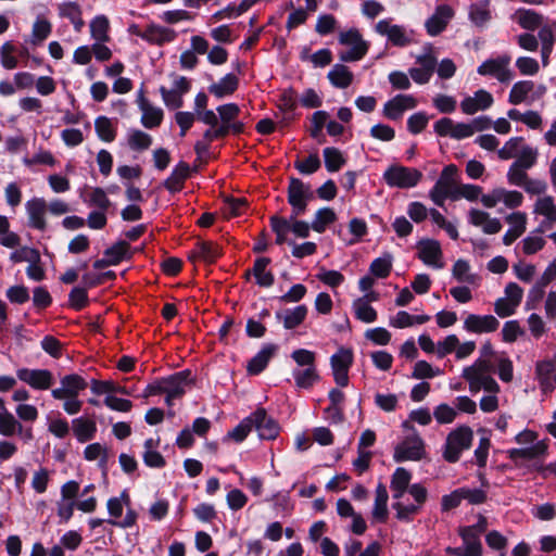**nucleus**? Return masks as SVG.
Masks as SVG:
<instances>
[{"mask_svg":"<svg viewBox=\"0 0 556 556\" xmlns=\"http://www.w3.org/2000/svg\"><path fill=\"white\" fill-rule=\"evenodd\" d=\"M94 130L100 140L112 142L116 137V128L106 116H98L94 121Z\"/></svg>","mask_w":556,"mask_h":556,"instance_id":"nucleus-46","label":"nucleus"},{"mask_svg":"<svg viewBox=\"0 0 556 556\" xmlns=\"http://www.w3.org/2000/svg\"><path fill=\"white\" fill-rule=\"evenodd\" d=\"M540 233L535 229L522 240V251L526 255H532L544 248L545 239Z\"/></svg>","mask_w":556,"mask_h":556,"instance_id":"nucleus-57","label":"nucleus"},{"mask_svg":"<svg viewBox=\"0 0 556 556\" xmlns=\"http://www.w3.org/2000/svg\"><path fill=\"white\" fill-rule=\"evenodd\" d=\"M141 124L148 129L155 128L161 125L163 121V111L152 104L141 109Z\"/></svg>","mask_w":556,"mask_h":556,"instance_id":"nucleus-54","label":"nucleus"},{"mask_svg":"<svg viewBox=\"0 0 556 556\" xmlns=\"http://www.w3.org/2000/svg\"><path fill=\"white\" fill-rule=\"evenodd\" d=\"M469 383V391L478 393L480 390L496 394L500 392V386L496 380L490 375L469 376L463 377Z\"/></svg>","mask_w":556,"mask_h":556,"instance_id":"nucleus-36","label":"nucleus"},{"mask_svg":"<svg viewBox=\"0 0 556 556\" xmlns=\"http://www.w3.org/2000/svg\"><path fill=\"white\" fill-rule=\"evenodd\" d=\"M292 377L296 387L301 389H309L319 379L316 366L306 367L305 369L295 368L292 371Z\"/></svg>","mask_w":556,"mask_h":556,"instance_id":"nucleus-40","label":"nucleus"},{"mask_svg":"<svg viewBox=\"0 0 556 556\" xmlns=\"http://www.w3.org/2000/svg\"><path fill=\"white\" fill-rule=\"evenodd\" d=\"M277 351V345L274 343H266L262 349L249 361L247 371L250 375L261 374L268 365L271 357Z\"/></svg>","mask_w":556,"mask_h":556,"instance_id":"nucleus-27","label":"nucleus"},{"mask_svg":"<svg viewBox=\"0 0 556 556\" xmlns=\"http://www.w3.org/2000/svg\"><path fill=\"white\" fill-rule=\"evenodd\" d=\"M327 78L334 88L345 89L353 83L354 74L346 65L336 63L328 72Z\"/></svg>","mask_w":556,"mask_h":556,"instance_id":"nucleus-32","label":"nucleus"},{"mask_svg":"<svg viewBox=\"0 0 556 556\" xmlns=\"http://www.w3.org/2000/svg\"><path fill=\"white\" fill-rule=\"evenodd\" d=\"M417 101L412 94H396L383 105V114L387 118L396 121L402 117L404 111L415 109Z\"/></svg>","mask_w":556,"mask_h":556,"instance_id":"nucleus-19","label":"nucleus"},{"mask_svg":"<svg viewBox=\"0 0 556 556\" xmlns=\"http://www.w3.org/2000/svg\"><path fill=\"white\" fill-rule=\"evenodd\" d=\"M494 372V365L488 358L479 357L471 366L463 369L462 377L490 375Z\"/></svg>","mask_w":556,"mask_h":556,"instance_id":"nucleus-55","label":"nucleus"},{"mask_svg":"<svg viewBox=\"0 0 556 556\" xmlns=\"http://www.w3.org/2000/svg\"><path fill=\"white\" fill-rule=\"evenodd\" d=\"M321 166V162L319 156L315 154H309L305 160H296L294 162V167L303 175H312L316 173Z\"/></svg>","mask_w":556,"mask_h":556,"instance_id":"nucleus-60","label":"nucleus"},{"mask_svg":"<svg viewBox=\"0 0 556 556\" xmlns=\"http://www.w3.org/2000/svg\"><path fill=\"white\" fill-rule=\"evenodd\" d=\"M468 20L476 27L482 28L492 20L490 0H478L468 7Z\"/></svg>","mask_w":556,"mask_h":556,"instance_id":"nucleus-25","label":"nucleus"},{"mask_svg":"<svg viewBox=\"0 0 556 556\" xmlns=\"http://www.w3.org/2000/svg\"><path fill=\"white\" fill-rule=\"evenodd\" d=\"M454 14L455 12L451 5H437L433 14L425 22L428 35L434 37L444 31L451 20L454 17Z\"/></svg>","mask_w":556,"mask_h":556,"instance_id":"nucleus-12","label":"nucleus"},{"mask_svg":"<svg viewBox=\"0 0 556 556\" xmlns=\"http://www.w3.org/2000/svg\"><path fill=\"white\" fill-rule=\"evenodd\" d=\"M142 39L151 45L162 46L176 39L177 33L154 23L149 24L142 33Z\"/></svg>","mask_w":556,"mask_h":556,"instance_id":"nucleus-24","label":"nucleus"},{"mask_svg":"<svg viewBox=\"0 0 556 556\" xmlns=\"http://www.w3.org/2000/svg\"><path fill=\"white\" fill-rule=\"evenodd\" d=\"M412 473L404 467H397L391 477L390 489L394 500H401L412 485Z\"/></svg>","mask_w":556,"mask_h":556,"instance_id":"nucleus-33","label":"nucleus"},{"mask_svg":"<svg viewBox=\"0 0 556 556\" xmlns=\"http://www.w3.org/2000/svg\"><path fill=\"white\" fill-rule=\"evenodd\" d=\"M443 371L440 368H433L428 362L426 361H418L416 362L412 378L414 379H431L437 376H441Z\"/></svg>","mask_w":556,"mask_h":556,"instance_id":"nucleus-59","label":"nucleus"},{"mask_svg":"<svg viewBox=\"0 0 556 556\" xmlns=\"http://www.w3.org/2000/svg\"><path fill=\"white\" fill-rule=\"evenodd\" d=\"M270 227L276 235L277 244L281 245L285 242H289L287 240V236L290 232V220L288 218L274 215L270 217Z\"/></svg>","mask_w":556,"mask_h":556,"instance_id":"nucleus-53","label":"nucleus"},{"mask_svg":"<svg viewBox=\"0 0 556 556\" xmlns=\"http://www.w3.org/2000/svg\"><path fill=\"white\" fill-rule=\"evenodd\" d=\"M472 439L473 431L468 426H459L451 431L443 448L444 459L448 463L458 462L462 453L471 446Z\"/></svg>","mask_w":556,"mask_h":556,"instance_id":"nucleus-1","label":"nucleus"},{"mask_svg":"<svg viewBox=\"0 0 556 556\" xmlns=\"http://www.w3.org/2000/svg\"><path fill=\"white\" fill-rule=\"evenodd\" d=\"M353 359L352 350L343 346L339 348L330 357L333 379L342 388L349 384V369L353 364Z\"/></svg>","mask_w":556,"mask_h":556,"instance_id":"nucleus-9","label":"nucleus"},{"mask_svg":"<svg viewBox=\"0 0 556 556\" xmlns=\"http://www.w3.org/2000/svg\"><path fill=\"white\" fill-rule=\"evenodd\" d=\"M60 382V388L51 390V396L54 400H63L66 395H79L88 386L87 381L77 374L65 375Z\"/></svg>","mask_w":556,"mask_h":556,"instance_id":"nucleus-14","label":"nucleus"},{"mask_svg":"<svg viewBox=\"0 0 556 556\" xmlns=\"http://www.w3.org/2000/svg\"><path fill=\"white\" fill-rule=\"evenodd\" d=\"M393 257L390 253H384L382 256L375 258L370 266L369 270L371 275L377 278H387L392 269Z\"/></svg>","mask_w":556,"mask_h":556,"instance_id":"nucleus-50","label":"nucleus"},{"mask_svg":"<svg viewBox=\"0 0 556 556\" xmlns=\"http://www.w3.org/2000/svg\"><path fill=\"white\" fill-rule=\"evenodd\" d=\"M193 383L191 371L186 369L163 378L164 392L169 396L180 397L185 394L187 387Z\"/></svg>","mask_w":556,"mask_h":556,"instance_id":"nucleus-21","label":"nucleus"},{"mask_svg":"<svg viewBox=\"0 0 556 556\" xmlns=\"http://www.w3.org/2000/svg\"><path fill=\"white\" fill-rule=\"evenodd\" d=\"M16 378L34 390H49L55 382L52 371L41 368H18Z\"/></svg>","mask_w":556,"mask_h":556,"instance_id":"nucleus-7","label":"nucleus"},{"mask_svg":"<svg viewBox=\"0 0 556 556\" xmlns=\"http://www.w3.org/2000/svg\"><path fill=\"white\" fill-rule=\"evenodd\" d=\"M68 305L75 311H80L88 305V293L86 288L74 287L68 294Z\"/></svg>","mask_w":556,"mask_h":556,"instance_id":"nucleus-62","label":"nucleus"},{"mask_svg":"<svg viewBox=\"0 0 556 556\" xmlns=\"http://www.w3.org/2000/svg\"><path fill=\"white\" fill-rule=\"evenodd\" d=\"M352 308L355 317L366 324L374 323L377 319L376 309L368 303L367 299L358 298L354 300Z\"/></svg>","mask_w":556,"mask_h":556,"instance_id":"nucleus-42","label":"nucleus"},{"mask_svg":"<svg viewBox=\"0 0 556 556\" xmlns=\"http://www.w3.org/2000/svg\"><path fill=\"white\" fill-rule=\"evenodd\" d=\"M395 510V518L403 522H410L414 517L421 510V507L415 503L404 504L400 500H395L392 504Z\"/></svg>","mask_w":556,"mask_h":556,"instance_id":"nucleus-48","label":"nucleus"},{"mask_svg":"<svg viewBox=\"0 0 556 556\" xmlns=\"http://www.w3.org/2000/svg\"><path fill=\"white\" fill-rule=\"evenodd\" d=\"M534 91V83L532 80H519L515 83L508 96V102L517 105L520 103L532 104L531 94Z\"/></svg>","mask_w":556,"mask_h":556,"instance_id":"nucleus-31","label":"nucleus"},{"mask_svg":"<svg viewBox=\"0 0 556 556\" xmlns=\"http://www.w3.org/2000/svg\"><path fill=\"white\" fill-rule=\"evenodd\" d=\"M190 165L184 161L178 162L170 175L162 182V186L172 194L182 190L185 181L190 177Z\"/></svg>","mask_w":556,"mask_h":556,"instance_id":"nucleus-22","label":"nucleus"},{"mask_svg":"<svg viewBox=\"0 0 556 556\" xmlns=\"http://www.w3.org/2000/svg\"><path fill=\"white\" fill-rule=\"evenodd\" d=\"M307 312V306L301 304L292 308L276 312L275 317L277 320L282 321L285 329L292 330L305 320Z\"/></svg>","mask_w":556,"mask_h":556,"instance_id":"nucleus-26","label":"nucleus"},{"mask_svg":"<svg viewBox=\"0 0 556 556\" xmlns=\"http://www.w3.org/2000/svg\"><path fill=\"white\" fill-rule=\"evenodd\" d=\"M23 425L7 408L0 412V434L12 437L22 433Z\"/></svg>","mask_w":556,"mask_h":556,"instance_id":"nucleus-45","label":"nucleus"},{"mask_svg":"<svg viewBox=\"0 0 556 556\" xmlns=\"http://www.w3.org/2000/svg\"><path fill=\"white\" fill-rule=\"evenodd\" d=\"M287 193L288 203L292 207L291 219L302 215L306 211L307 202L314 197L311 186L296 177H290Z\"/></svg>","mask_w":556,"mask_h":556,"instance_id":"nucleus-5","label":"nucleus"},{"mask_svg":"<svg viewBox=\"0 0 556 556\" xmlns=\"http://www.w3.org/2000/svg\"><path fill=\"white\" fill-rule=\"evenodd\" d=\"M109 20L105 15H97L90 22V34L96 41L109 40Z\"/></svg>","mask_w":556,"mask_h":556,"instance_id":"nucleus-51","label":"nucleus"},{"mask_svg":"<svg viewBox=\"0 0 556 556\" xmlns=\"http://www.w3.org/2000/svg\"><path fill=\"white\" fill-rule=\"evenodd\" d=\"M157 443L159 440L155 442L151 438L144 441V452L142 454V459L144 465L150 468H163L166 465L163 455L155 450Z\"/></svg>","mask_w":556,"mask_h":556,"instance_id":"nucleus-38","label":"nucleus"},{"mask_svg":"<svg viewBox=\"0 0 556 556\" xmlns=\"http://www.w3.org/2000/svg\"><path fill=\"white\" fill-rule=\"evenodd\" d=\"M10 260L13 263L28 262L30 263H40V253L37 249L23 247L18 250H15L11 253Z\"/></svg>","mask_w":556,"mask_h":556,"instance_id":"nucleus-58","label":"nucleus"},{"mask_svg":"<svg viewBox=\"0 0 556 556\" xmlns=\"http://www.w3.org/2000/svg\"><path fill=\"white\" fill-rule=\"evenodd\" d=\"M86 202L89 206H96L101 211H108L111 205V201L108 198L105 191L100 187L92 189L91 193L89 194V199L86 200Z\"/></svg>","mask_w":556,"mask_h":556,"instance_id":"nucleus-63","label":"nucleus"},{"mask_svg":"<svg viewBox=\"0 0 556 556\" xmlns=\"http://www.w3.org/2000/svg\"><path fill=\"white\" fill-rule=\"evenodd\" d=\"M458 535L463 540V545L466 546L471 553L477 556L483 555V546L480 540V535L471 530L467 526L458 528Z\"/></svg>","mask_w":556,"mask_h":556,"instance_id":"nucleus-39","label":"nucleus"},{"mask_svg":"<svg viewBox=\"0 0 556 556\" xmlns=\"http://www.w3.org/2000/svg\"><path fill=\"white\" fill-rule=\"evenodd\" d=\"M325 166L328 172H338L344 164L345 159L341 151L333 147H327L323 151Z\"/></svg>","mask_w":556,"mask_h":556,"instance_id":"nucleus-49","label":"nucleus"},{"mask_svg":"<svg viewBox=\"0 0 556 556\" xmlns=\"http://www.w3.org/2000/svg\"><path fill=\"white\" fill-rule=\"evenodd\" d=\"M418 257L424 264L434 268H442L443 263L440 262L442 257V250L440 242L434 239H421L417 243Z\"/></svg>","mask_w":556,"mask_h":556,"instance_id":"nucleus-17","label":"nucleus"},{"mask_svg":"<svg viewBox=\"0 0 556 556\" xmlns=\"http://www.w3.org/2000/svg\"><path fill=\"white\" fill-rule=\"evenodd\" d=\"M510 56L502 55L496 59H488L477 68V73L482 76L495 77L500 83L506 84L514 78L509 70Z\"/></svg>","mask_w":556,"mask_h":556,"instance_id":"nucleus-8","label":"nucleus"},{"mask_svg":"<svg viewBox=\"0 0 556 556\" xmlns=\"http://www.w3.org/2000/svg\"><path fill=\"white\" fill-rule=\"evenodd\" d=\"M269 257H258L255 260L253 268L247 273V277L250 274H253L256 280V283L260 287L268 288L274 285L275 277L271 271L266 270L267 266L270 264Z\"/></svg>","mask_w":556,"mask_h":556,"instance_id":"nucleus-34","label":"nucleus"},{"mask_svg":"<svg viewBox=\"0 0 556 556\" xmlns=\"http://www.w3.org/2000/svg\"><path fill=\"white\" fill-rule=\"evenodd\" d=\"M500 321L493 315L469 314L463 328L470 333H489L497 330Z\"/></svg>","mask_w":556,"mask_h":556,"instance_id":"nucleus-16","label":"nucleus"},{"mask_svg":"<svg viewBox=\"0 0 556 556\" xmlns=\"http://www.w3.org/2000/svg\"><path fill=\"white\" fill-rule=\"evenodd\" d=\"M239 86V78L233 73H228L217 83L208 86V91L217 99L232 94Z\"/></svg>","mask_w":556,"mask_h":556,"instance_id":"nucleus-35","label":"nucleus"},{"mask_svg":"<svg viewBox=\"0 0 556 556\" xmlns=\"http://www.w3.org/2000/svg\"><path fill=\"white\" fill-rule=\"evenodd\" d=\"M457 173V166L454 164L442 169L439 179L429 191V197L435 205L443 206L446 199L453 200L454 191L458 188L455 187Z\"/></svg>","mask_w":556,"mask_h":556,"instance_id":"nucleus-2","label":"nucleus"},{"mask_svg":"<svg viewBox=\"0 0 556 556\" xmlns=\"http://www.w3.org/2000/svg\"><path fill=\"white\" fill-rule=\"evenodd\" d=\"M425 455V443L419 435L405 438L394 447L393 459L395 463L407 460L417 462Z\"/></svg>","mask_w":556,"mask_h":556,"instance_id":"nucleus-10","label":"nucleus"},{"mask_svg":"<svg viewBox=\"0 0 556 556\" xmlns=\"http://www.w3.org/2000/svg\"><path fill=\"white\" fill-rule=\"evenodd\" d=\"M492 94L484 90H477L472 97H466L460 102V109L465 114H475L478 111L489 109L493 104Z\"/></svg>","mask_w":556,"mask_h":556,"instance_id":"nucleus-23","label":"nucleus"},{"mask_svg":"<svg viewBox=\"0 0 556 556\" xmlns=\"http://www.w3.org/2000/svg\"><path fill=\"white\" fill-rule=\"evenodd\" d=\"M127 144L132 151H143L152 144V137L140 129H129Z\"/></svg>","mask_w":556,"mask_h":556,"instance_id":"nucleus-44","label":"nucleus"},{"mask_svg":"<svg viewBox=\"0 0 556 556\" xmlns=\"http://www.w3.org/2000/svg\"><path fill=\"white\" fill-rule=\"evenodd\" d=\"M253 425L262 440H275L279 434L278 422L269 417L265 408H257L252 413Z\"/></svg>","mask_w":556,"mask_h":556,"instance_id":"nucleus-13","label":"nucleus"},{"mask_svg":"<svg viewBox=\"0 0 556 556\" xmlns=\"http://www.w3.org/2000/svg\"><path fill=\"white\" fill-rule=\"evenodd\" d=\"M536 159L538 151L530 146H525L522 147L517 160L513 164L527 170L536 163Z\"/></svg>","mask_w":556,"mask_h":556,"instance_id":"nucleus-61","label":"nucleus"},{"mask_svg":"<svg viewBox=\"0 0 556 556\" xmlns=\"http://www.w3.org/2000/svg\"><path fill=\"white\" fill-rule=\"evenodd\" d=\"M197 253L203 261L213 263L220 256L222 250L216 243L200 241L197 243Z\"/></svg>","mask_w":556,"mask_h":556,"instance_id":"nucleus-56","label":"nucleus"},{"mask_svg":"<svg viewBox=\"0 0 556 556\" xmlns=\"http://www.w3.org/2000/svg\"><path fill=\"white\" fill-rule=\"evenodd\" d=\"M375 31L395 47H406L412 42L413 31L403 25L391 24V18L380 20L375 25Z\"/></svg>","mask_w":556,"mask_h":556,"instance_id":"nucleus-6","label":"nucleus"},{"mask_svg":"<svg viewBox=\"0 0 556 556\" xmlns=\"http://www.w3.org/2000/svg\"><path fill=\"white\" fill-rule=\"evenodd\" d=\"M533 212L544 216V219L536 228L538 232H544L546 229L552 228L553 224L556 223V204L552 195L538 198Z\"/></svg>","mask_w":556,"mask_h":556,"instance_id":"nucleus-18","label":"nucleus"},{"mask_svg":"<svg viewBox=\"0 0 556 556\" xmlns=\"http://www.w3.org/2000/svg\"><path fill=\"white\" fill-rule=\"evenodd\" d=\"M252 414L243 418L231 431L227 433L225 439L233 440L237 443H241L245 440L248 434L253 430Z\"/></svg>","mask_w":556,"mask_h":556,"instance_id":"nucleus-52","label":"nucleus"},{"mask_svg":"<svg viewBox=\"0 0 556 556\" xmlns=\"http://www.w3.org/2000/svg\"><path fill=\"white\" fill-rule=\"evenodd\" d=\"M513 20L523 29L533 31L543 24V15L532 9L519 8L513 14Z\"/></svg>","mask_w":556,"mask_h":556,"instance_id":"nucleus-28","label":"nucleus"},{"mask_svg":"<svg viewBox=\"0 0 556 556\" xmlns=\"http://www.w3.org/2000/svg\"><path fill=\"white\" fill-rule=\"evenodd\" d=\"M535 377L543 393L556 389V365L551 359L539 361L535 365Z\"/></svg>","mask_w":556,"mask_h":556,"instance_id":"nucleus-20","label":"nucleus"},{"mask_svg":"<svg viewBox=\"0 0 556 556\" xmlns=\"http://www.w3.org/2000/svg\"><path fill=\"white\" fill-rule=\"evenodd\" d=\"M340 45L350 46L351 48L339 54L341 62H356L362 60L368 49L369 45L362 37V34L356 28H351L346 31H341L338 37Z\"/></svg>","mask_w":556,"mask_h":556,"instance_id":"nucleus-4","label":"nucleus"},{"mask_svg":"<svg viewBox=\"0 0 556 556\" xmlns=\"http://www.w3.org/2000/svg\"><path fill=\"white\" fill-rule=\"evenodd\" d=\"M453 278L462 283L475 285L477 275L471 273V267L468 261L459 258L452 267Z\"/></svg>","mask_w":556,"mask_h":556,"instance_id":"nucleus-41","label":"nucleus"},{"mask_svg":"<svg viewBox=\"0 0 556 556\" xmlns=\"http://www.w3.org/2000/svg\"><path fill=\"white\" fill-rule=\"evenodd\" d=\"M511 227L503 236V243L510 245L526 230L527 215L523 212H514L506 217Z\"/></svg>","mask_w":556,"mask_h":556,"instance_id":"nucleus-29","label":"nucleus"},{"mask_svg":"<svg viewBox=\"0 0 556 556\" xmlns=\"http://www.w3.org/2000/svg\"><path fill=\"white\" fill-rule=\"evenodd\" d=\"M376 496L372 508V516L380 522H384L388 517V500L389 494L387 488L381 482L376 488Z\"/></svg>","mask_w":556,"mask_h":556,"instance_id":"nucleus-37","label":"nucleus"},{"mask_svg":"<svg viewBox=\"0 0 556 556\" xmlns=\"http://www.w3.org/2000/svg\"><path fill=\"white\" fill-rule=\"evenodd\" d=\"M25 210L28 217V227L45 231L47 228L46 212L47 202L43 198H33L25 203Z\"/></svg>","mask_w":556,"mask_h":556,"instance_id":"nucleus-15","label":"nucleus"},{"mask_svg":"<svg viewBox=\"0 0 556 556\" xmlns=\"http://www.w3.org/2000/svg\"><path fill=\"white\" fill-rule=\"evenodd\" d=\"M503 202L508 208L519 207L523 202V195L517 190H506L504 188H495L491 192L481 195V203L488 208L496 206Z\"/></svg>","mask_w":556,"mask_h":556,"instance_id":"nucleus-11","label":"nucleus"},{"mask_svg":"<svg viewBox=\"0 0 556 556\" xmlns=\"http://www.w3.org/2000/svg\"><path fill=\"white\" fill-rule=\"evenodd\" d=\"M104 256H106L111 263V265L115 266L119 264L123 260L131 258V253L129 252V243L127 241H117L112 247L105 249Z\"/></svg>","mask_w":556,"mask_h":556,"instance_id":"nucleus-43","label":"nucleus"},{"mask_svg":"<svg viewBox=\"0 0 556 556\" xmlns=\"http://www.w3.org/2000/svg\"><path fill=\"white\" fill-rule=\"evenodd\" d=\"M482 193V188L477 185H463L455 189L453 194V201H457L462 198L468 201H476Z\"/></svg>","mask_w":556,"mask_h":556,"instance_id":"nucleus-64","label":"nucleus"},{"mask_svg":"<svg viewBox=\"0 0 556 556\" xmlns=\"http://www.w3.org/2000/svg\"><path fill=\"white\" fill-rule=\"evenodd\" d=\"M382 178L391 188L410 189L419 184L422 173L414 167L394 164L384 170Z\"/></svg>","mask_w":556,"mask_h":556,"instance_id":"nucleus-3","label":"nucleus"},{"mask_svg":"<svg viewBox=\"0 0 556 556\" xmlns=\"http://www.w3.org/2000/svg\"><path fill=\"white\" fill-rule=\"evenodd\" d=\"M72 429L77 441L85 443L94 438L97 424L93 419L81 416L72 420Z\"/></svg>","mask_w":556,"mask_h":556,"instance_id":"nucleus-30","label":"nucleus"},{"mask_svg":"<svg viewBox=\"0 0 556 556\" xmlns=\"http://www.w3.org/2000/svg\"><path fill=\"white\" fill-rule=\"evenodd\" d=\"M336 219L337 215L332 208L323 207L316 212L315 217L311 224V227L314 231L323 233L326 230L327 226L334 223Z\"/></svg>","mask_w":556,"mask_h":556,"instance_id":"nucleus-47","label":"nucleus"}]
</instances>
